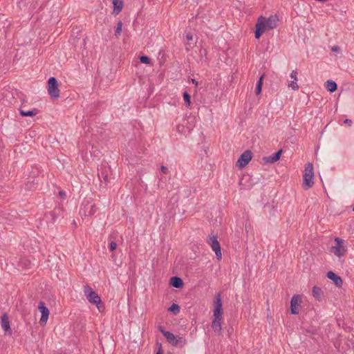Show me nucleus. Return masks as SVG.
I'll list each match as a JSON object with an SVG mask.
<instances>
[{
	"label": "nucleus",
	"instance_id": "f257e3e1",
	"mask_svg": "<svg viewBox=\"0 0 354 354\" xmlns=\"http://www.w3.org/2000/svg\"><path fill=\"white\" fill-rule=\"evenodd\" d=\"M314 173L313 166L310 162H308L304 169L303 176V187L304 189L308 190L313 187L314 185Z\"/></svg>",
	"mask_w": 354,
	"mask_h": 354
},
{
	"label": "nucleus",
	"instance_id": "f03ea898",
	"mask_svg": "<svg viewBox=\"0 0 354 354\" xmlns=\"http://www.w3.org/2000/svg\"><path fill=\"white\" fill-rule=\"evenodd\" d=\"M84 294L91 304L97 305L98 309L100 310V307L98 305L101 304L102 300L90 286L86 284L84 286Z\"/></svg>",
	"mask_w": 354,
	"mask_h": 354
},
{
	"label": "nucleus",
	"instance_id": "7ed1b4c3",
	"mask_svg": "<svg viewBox=\"0 0 354 354\" xmlns=\"http://www.w3.org/2000/svg\"><path fill=\"white\" fill-rule=\"evenodd\" d=\"M96 206L88 200H84L80 209V214L82 217L92 216L96 212Z\"/></svg>",
	"mask_w": 354,
	"mask_h": 354
},
{
	"label": "nucleus",
	"instance_id": "20e7f679",
	"mask_svg": "<svg viewBox=\"0 0 354 354\" xmlns=\"http://www.w3.org/2000/svg\"><path fill=\"white\" fill-rule=\"evenodd\" d=\"M59 89L58 82L55 77H50L48 80V93L52 99H58L59 97Z\"/></svg>",
	"mask_w": 354,
	"mask_h": 354
},
{
	"label": "nucleus",
	"instance_id": "39448f33",
	"mask_svg": "<svg viewBox=\"0 0 354 354\" xmlns=\"http://www.w3.org/2000/svg\"><path fill=\"white\" fill-rule=\"evenodd\" d=\"M335 245L332 246L330 252L338 257H341L344 255L346 252V249L344 246V241L340 238L335 239Z\"/></svg>",
	"mask_w": 354,
	"mask_h": 354
},
{
	"label": "nucleus",
	"instance_id": "423d86ee",
	"mask_svg": "<svg viewBox=\"0 0 354 354\" xmlns=\"http://www.w3.org/2000/svg\"><path fill=\"white\" fill-rule=\"evenodd\" d=\"M207 243L210 245L212 250L215 252L216 258L218 259H221L222 257V254L221 250V245L217 239V236H213L212 237H209V239L207 240Z\"/></svg>",
	"mask_w": 354,
	"mask_h": 354
},
{
	"label": "nucleus",
	"instance_id": "0eeeda50",
	"mask_svg": "<svg viewBox=\"0 0 354 354\" xmlns=\"http://www.w3.org/2000/svg\"><path fill=\"white\" fill-rule=\"evenodd\" d=\"M252 152L250 150L244 151L239 158L236 162V167L239 169L245 167L252 160Z\"/></svg>",
	"mask_w": 354,
	"mask_h": 354
},
{
	"label": "nucleus",
	"instance_id": "6e6552de",
	"mask_svg": "<svg viewBox=\"0 0 354 354\" xmlns=\"http://www.w3.org/2000/svg\"><path fill=\"white\" fill-rule=\"evenodd\" d=\"M265 17H260L256 24V30L254 32V37L256 39H259L262 34L268 30L266 22L264 21Z\"/></svg>",
	"mask_w": 354,
	"mask_h": 354
},
{
	"label": "nucleus",
	"instance_id": "1a4fd4ad",
	"mask_svg": "<svg viewBox=\"0 0 354 354\" xmlns=\"http://www.w3.org/2000/svg\"><path fill=\"white\" fill-rule=\"evenodd\" d=\"M111 173V168L109 166L101 167L99 170L98 177L101 182H104L105 185L110 183L111 177L109 176Z\"/></svg>",
	"mask_w": 354,
	"mask_h": 354
},
{
	"label": "nucleus",
	"instance_id": "9d476101",
	"mask_svg": "<svg viewBox=\"0 0 354 354\" xmlns=\"http://www.w3.org/2000/svg\"><path fill=\"white\" fill-rule=\"evenodd\" d=\"M301 298L299 295L292 296L290 300V313L292 315H297L299 313V307L301 304Z\"/></svg>",
	"mask_w": 354,
	"mask_h": 354
},
{
	"label": "nucleus",
	"instance_id": "9b49d317",
	"mask_svg": "<svg viewBox=\"0 0 354 354\" xmlns=\"http://www.w3.org/2000/svg\"><path fill=\"white\" fill-rule=\"evenodd\" d=\"M38 308L41 314L39 323L41 325L46 324L49 316V310L43 301L39 302Z\"/></svg>",
	"mask_w": 354,
	"mask_h": 354
},
{
	"label": "nucleus",
	"instance_id": "f8f14e48",
	"mask_svg": "<svg viewBox=\"0 0 354 354\" xmlns=\"http://www.w3.org/2000/svg\"><path fill=\"white\" fill-rule=\"evenodd\" d=\"M282 152H283L282 149H279L269 156L263 157L262 158V160L264 164L274 163L280 159Z\"/></svg>",
	"mask_w": 354,
	"mask_h": 354
},
{
	"label": "nucleus",
	"instance_id": "ddd939ff",
	"mask_svg": "<svg viewBox=\"0 0 354 354\" xmlns=\"http://www.w3.org/2000/svg\"><path fill=\"white\" fill-rule=\"evenodd\" d=\"M1 324L3 330L9 335H11L12 330L10 326V321L7 313H3L1 317Z\"/></svg>",
	"mask_w": 354,
	"mask_h": 354
},
{
	"label": "nucleus",
	"instance_id": "4468645a",
	"mask_svg": "<svg viewBox=\"0 0 354 354\" xmlns=\"http://www.w3.org/2000/svg\"><path fill=\"white\" fill-rule=\"evenodd\" d=\"M327 277L328 279H330L331 281H333L334 284L337 286V287H342V284H343V281H342V278L338 276L337 274H336L335 272H333V271H329L328 272L327 274H326Z\"/></svg>",
	"mask_w": 354,
	"mask_h": 354
},
{
	"label": "nucleus",
	"instance_id": "2eb2a0df",
	"mask_svg": "<svg viewBox=\"0 0 354 354\" xmlns=\"http://www.w3.org/2000/svg\"><path fill=\"white\" fill-rule=\"evenodd\" d=\"M268 30H272L277 27L278 18L277 15H271L264 19Z\"/></svg>",
	"mask_w": 354,
	"mask_h": 354
},
{
	"label": "nucleus",
	"instance_id": "dca6fc26",
	"mask_svg": "<svg viewBox=\"0 0 354 354\" xmlns=\"http://www.w3.org/2000/svg\"><path fill=\"white\" fill-rule=\"evenodd\" d=\"M163 335L169 343H171L172 345L175 346H177L178 345V342L180 341H182V337H178V339H177L176 336L169 331L163 333Z\"/></svg>",
	"mask_w": 354,
	"mask_h": 354
},
{
	"label": "nucleus",
	"instance_id": "f3484780",
	"mask_svg": "<svg viewBox=\"0 0 354 354\" xmlns=\"http://www.w3.org/2000/svg\"><path fill=\"white\" fill-rule=\"evenodd\" d=\"M223 318L214 317L212 322V328L215 333H220L221 330V322Z\"/></svg>",
	"mask_w": 354,
	"mask_h": 354
},
{
	"label": "nucleus",
	"instance_id": "a211bd4d",
	"mask_svg": "<svg viewBox=\"0 0 354 354\" xmlns=\"http://www.w3.org/2000/svg\"><path fill=\"white\" fill-rule=\"evenodd\" d=\"M170 283L173 287L176 288H181L183 286L182 279L176 276L171 278Z\"/></svg>",
	"mask_w": 354,
	"mask_h": 354
},
{
	"label": "nucleus",
	"instance_id": "6ab92c4d",
	"mask_svg": "<svg viewBox=\"0 0 354 354\" xmlns=\"http://www.w3.org/2000/svg\"><path fill=\"white\" fill-rule=\"evenodd\" d=\"M113 13L115 15L119 14L123 8V1L122 0H113Z\"/></svg>",
	"mask_w": 354,
	"mask_h": 354
},
{
	"label": "nucleus",
	"instance_id": "aec40b11",
	"mask_svg": "<svg viewBox=\"0 0 354 354\" xmlns=\"http://www.w3.org/2000/svg\"><path fill=\"white\" fill-rule=\"evenodd\" d=\"M19 113L21 116L23 117H28V116H34V115H36L39 111L38 109H33L32 110H30V111H25L22 109H19Z\"/></svg>",
	"mask_w": 354,
	"mask_h": 354
},
{
	"label": "nucleus",
	"instance_id": "412c9836",
	"mask_svg": "<svg viewBox=\"0 0 354 354\" xmlns=\"http://www.w3.org/2000/svg\"><path fill=\"white\" fill-rule=\"evenodd\" d=\"M313 296L318 301H321L323 291L318 286H313L312 290Z\"/></svg>",
	"mask_w": 354,
	"mask_h": 354
},
{
	"label": "nucleus",
	"instance_id": "4be33fe9",
	"mask_svg": "<svg viewBox=\"0 0 354 354\" xmlns=\"http://www.w3.org/2000/svg\"><path fill=\"white\" fill-rule=\"evenodd\" d=\"M326 88L327 91H328L330 93L335 92L337 88V84L333 80H327L326 82Z\"/></svg>",
	"mask_w": 354,
	"mask_h": 354
},
{
	"label": "nucleus",
	"instance_id": "5701e85b",
	"mask_svg": "<svg viewBox=\"0 0 354 354\" xmlns=\"http://www.w3.org/2000/svg\"><path fill=\"white\" fill-rule=\"evenodd\" d=\"M264 75H265L264 74L261 75V77H259L258 82H257L256 88H255V93H256V94L257 95H259L261 93V92Z\"/></svg>",
	"mask_w": 354,
	"mask_h": 354
},
{
	"label": "nucleus",
	"instance_id": "b1692460",
	"mask_svg": "<svg viewBox=\"0 0 354 354\" xmlns=\"http://www.w3.org/2000/svg\"><path fill=\"white\" fill-rule=\"evenodd\" d=\"M168 310L174 315H177L180 312V306L177 304H172L168 308Z\"/></svg>",
	"mask_w": 354,
	"mask_h": 354
},
{
	"label": "nucleus",
	"instance_id": "393cba45",
	"mask_svg": "<svg viewBox=\"0 0 354 354\" xmlns=\"http://www.w3.org/2000/svg\"><path fill=\"white\" fill-rule=\"evenodd\" d=\"M214 305L215 308H222V301L220 293L216 294L215 296Z\"/></svg>",
	"mask_w": 354,
	"mask_h": 354
},
{
	"label": "nucleus",
	"instance_id": "a878e982",
	"mask_svg": "<svg viewBox=\"0 0 354 354\" xmlns=\"http://www.w3.org/2000/svg\"><path fill=\"white\" fill-rule=\"evenodd\" d=\"M223 308H214V317L216 318H223Z\"/></svg>",
	"mask_w": 354,
	"mask_h": 354
},
{
	"label": "nucleus",
	"instance_id": "bb28decb",
	"mask_svg": "<svg viewBox=\"0 0 354 354\" xmlns=\"http://www.w3.org/2000/svg\"><path fill=\"white\" fill-rule=\"evenodd\" d=\"M140 61L142 64H150L151 63V59L146 55H142L139 57Z\"/></svg>",
	"mask_w": 354,
	"mask_h": 354
},
{
	"label": "nucleus",
	"instance_id": "cd10ccee",
	"mask_svg": "<svg viewBox=\"0 0 354 354\" xmlns=\"http://www.w3.org/2000/svg\"><path fill=\"white\" fill-rule=\"evenodd\" d=\"M122 23L121 21H118L117 23V26H116V29L115 31V37H118L119 35H120V33L122 31Z\"/></svg>",
	"mask_w": 354,
	"mask_h": 354
},
{
	"label": "nucleus",
	"instance_id": "c85d7f7f",
	"mask_svg": "<svg viewBox=\"0 0 354 354\" xmlns=\"http://www.w3.org/2000/svg\"><path fill=\"white\" fill-rule=\"evenodd\" d=\"M183 99H184V101H185V103L186 104V105L189 106L190 103H191V100H190L191 96L186 91L183 93Z\"/></svg>",
	"mask_w": 354,
	"mask_h": 354
},
{
	"label": "nucleus",
	"instance_id": "c756f323",
	"mask_svg": "<svg viewBox=\"0 0 354 354\" xmlns=\"http://www.w3.org/2000/svg\"><path fill=\"white\" fill-rule=\"evenodd\" d=\"M297 81L292 80L289 84L288 87L291 88L292 90L295 91L299 89V86L297 84Z\"/></svg>",
	"mask_w": 354,
	"mask_h": 354
},
{
	"label": "nucleus",
	"instance_id": "7c9ffc66",
	"mask_svg": "<svg viewBox=\"0 0 354 354\" xmlns=\"http://www.w3.org/2000/svg\"><path fill=\"white\" fill-rule=\"evenodd\" d=\"M117 248V243L115 241H111L109 244V249L111 252H113Z\"/></svg>",
	"mask_w": 354,
	"mask_h": 354
},
{
	"label": "nucleus",
	"instance_id": "2f4dec72",
	"mask_svg": "<svg viewBox=\"0 0 354 354\" xmlns=\"http://www.w3.org/2000/svg\"><path fill=\"white\" fill-rule=\"evenodd\" d=\"M60 212V209H55L53 211L50 212V215L52 216L53 221H55V216L59 214Z\"/></svg>",
	"mask_w": 354,
	"mask_h": 354
},
{
	"label": "nucleus",
	"instance_id": "473e14b6",
	"mask_svg": "<svg viewBox=\"0 0 354 354\" xmlns=\"http://www.w3.org/2000/svg\"><path fill=\"white\" fill-rule=\"evenodd\" d=\"M290 77L293 79V80L297 81V70H293L290 73Z\"/></svg>",
	"mask_w": 354,
	"mask_h": 354
},
{
	"label": "nucleus",
	"instance_id": "72a5a7b5",
	"mask_svg": "<svg viewBox=\"0 0 354 354\" xmlns=\"http://www.w3.org/2000/svg\"><path fill=\"white\" fill-rule=\"evenodd\" d=\"M160 170L163 174H167L169 171L168 168L163 165L160 167Z\"/></svg>",
	"mask_w": 354,
	"mask_h": 354
},
{
	"label": "nucleus",
	"instance_id": "f704fd0d",
	"mask_svg": "<svg viewBox=\"0 0 354 354\" xmlns=\"http://www.w3.org/2000/svg\"><path fill=\"white\" fill-rule=\"evenodd\" d=\"M331 50L333 52H339L340 50V48L338 46H334L331 48Z\"/></svg>",
	"mask_w": 354,
	"mask_h": 354
},
{
	"label": "nucleus",
	"instance_id": "c9c22d12",
	"mask_svg": "<svg viewBox=\"0 0 354 354\" xmlns=\"http://www.w3.org/2000/svg\"><path fill=\"white\" fill-rule=\"evenodd\" d=\"M344 123L348 124V126H351V123H352V120L350 119H346V120H344Z\"/></svg>",
	"mask_w": 354,
	"mask_h": 354
},
{
	"label": "nucleus",
	"instance_id": "e433bc0d",
	"mask_svg": "<svg viewBox=\"0 0 354 354\" xmlns=\"http://www.w3.org/2000/svg\"><path fill=\"white\" fill-rule=\"evenodd\" d=\"M156 354H162V350L161 345L159 346V349Z\"/></svg>",
	"mask_w": 354,
	"mask_h": 354
},
{
	"label": "nucleus",
	"instance_id": "4c0bfd02",
	"mask_svg": "<svg viewBox=\"0 0 354 354\" xmlns=\"http://www.w3.org/2000/svg\"><path fill=\"white\" fill-rule=\"evenodd\" d=\"M186 38H187V40H192V38H193V37H192V35H190V34H187V35H186Z\"/></svg>",
	"mask_w": 354,
	"mask_h": 354
},
{
	"label": "nucleus",
	"instance_id": "58836bf2",
	"mask_svg": "<svg viewBox=\"0 0 354 354\" xmlns=\"http://www.w3.org/2000/svg\"><path fill=\"white\" fill-rule=\"evenodd\" d=\"M191 82H192L194 84H195V86H198V82H197L195 79H192Z\"/></svg>",
	"mask_w": 354,
	"mask_h": 354
},
{
	"label": "nucleus",
	"instance_id": "ea45409f",
	"mask_svg": "<svg viewBox=\"0 0 354 354\" xmlns=\"http://www.w3.org/2000/svg\"><path fill=\"white\" fill-rule=\"evenodd\" d=\"M159 330L161 332V333L163 335V333H166L167 331L164 330L162 326L159 327Z\"/></svg>",
	"mask_w": 354,
	"mask_h": 354
},
{
	"label": "nucleus",
	"instance_id": "a19ab883",
	"mask_svg": "<svg viewBox=\"0 0 354 354\" xmlns=\"http://www.w3.org/2000/svg\"><path fill=\"white\" fill-rule=\"evenodd\" d=\"M308 333H310V334H315V333L312 330H306V332H305V334L306 335H308Z\"/></svg>",
	"mask_w": 354,
	"mask_h": 354
},
{
	"label": "nucleus",
	"instance_id": "79ce46f5",
	"mask_svg": "<svg viewBox=\"0 0 354 354\" xmlns=\"http://www.w3.org/2000/svg\"><path fill=\"white\" fill-rule=\"evenodd\" d=\"M59 195H60L62 198H64V197L66 196V194H65L64 192H63V191H60V192H59Z\"/></svg>",
	"mask_w": 354,
	"mask_h": 354
},
{
	"label": "nucleus",
	"instance_id": "37998d69",
	"mask_svg": "<svg viewBox=\"0 0 354 354\" xmlns=\"http://www.w3.org/2000/svg\"><path fill=\"white\" fill-rule=\"evenodd\" d=\"M239 185H242V180L240 181Z\"/></svg>",
	"mask_w": 354,
	"mask_h": 354
},
{
	"label": "nucleus",
	"instance_id": "c03bdc74",
	"mask_svg": "<svg viewBox=\"0 0 354 354\" xmlns=\"http://www.w3.org/2000/svg\"><path fill=\"white\" fill-rule=\"evenodd\" d=\"M353 211L354 212V205H353Z\"/></svg>",
	"mask_w": 354,
	"mask_h": 354
}]
</instances>
